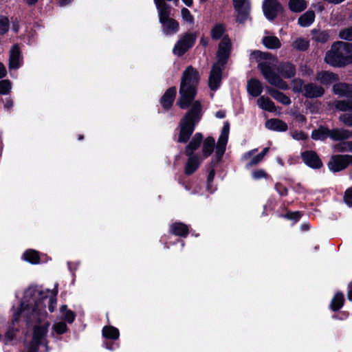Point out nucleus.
Here are the masks:
<instances>
[{"instance_id":"f257e3e1","label":"nucleus","mask_w":352,"mask_h":352,"mask_svg":"<svg viewBox=\"0 0 352 352\" xmlns=\"http://www.w3.org/2000/svg\"><path fill=\"white\" fill-rule=\"evenodd\" d=\"M199 73L192 66H188L183 72L179 88V98L177 104L181 109H186L191 104L180 122L179 142H186L192 133L195 126L201 116V106L199 101H194L196 87L199 83Z\"/></svg>"},{"instance_id":"f03ea898","label":"nucleus","mask_w":352,"mask_h":352,"mask_svg":"<svg viewBox=\"0 0 352 352\" xmlns=\"http://www.w3.org/2000/svg\"><path fill=\"white\" fill-rule=\"evenodd\" d=\"M250 58L259 62L258 67L270 85L283 90L288 89L287 84L274 71L273 63L276 61L274 56L268 53L254 51L251 54Z\"/></svg>"},{"instance_id":"7ed1b4c3","label":"nucleus","mask_w":352,"mask_h":352,"mask_svg":"<svg viewBox=\"0 0 352 352\" xmlns=\"http://www.w3.org/2000/svg\"><path fill=\"white\" fill-rule=\"evenodd\" d=\"M37 294L38 292L33 289H28L25 292V298L29 296L32 298L21 303L19 311L14 315V321L18 320L20 315L26 318L29 322L40 321L45 318V313L42 311L44 306L41 300L37 301L36 300Z\"/></svg>"},{"instance_id":"20e7f679","label":"nucleus","mask_w":352,"mask_h":352,"mask_svg":"<svg viewBox=\"0 0 352 352\" xmlns=\"http://www.w3.org/2000/svg\"><path fill=\"white\" fill-rule=\"evenodd\" d=\"M324 60L333 67H342L352 62V43L338 41L333 43Z\"/></svg>"},{"instance_id":"39448f33","label":"nucleus","mask_w":352,"mask_h":352,"mask_svg":"<svg viewBox=\"0 0 352 352\" xmlns=\"http://www.w3.org/2000/svg\"><path fill=\"white\" fill-rule=\"evenodd\" d=\"M333 92L340 96L348 98L347 100L336 101L334 106L340 111L352 110V85L346 83H337L333 87Z\"/></svg>"},{"instance_id":"423d86ee","label":"nucleus","mask_w":352,"mask_h":352,"mask_svg":"<svg viewBox=\"0 0 352 352\" xmlns=\"http://www.w3.org/2000/svg\"><path fill=\"white\" fill-rule=\"evenodd\" d=\"M159 21L162 24V30L164 34L170 36L176 34L179 30V23L175 19L170 17V8L157 10Z\"/></svg>"},{"instance_id":"0eeeda50","label":"nucleus","mask_w":352,"mask_h":352,"mask_svg":"<svg viewBox=\"0 0 352 352\" xmlns=\"http://www.w3.org/2000/svg\"><path fill=\"white\" fill-rule=\"evenodd\" d=\"M197 37L196 32H186L182 35L173 49V54L177 56L184 54L192 47Z\"/></svg>"},{"instance_id":"6e6552de","label":"nucleus","mask_w":352,"mask_h":352,"mask_svg":"<svg viewBox=\"0 0 352 352\" xmlns=\"http://www.w3.org/2000/svg\"><path fill=\"white\" fill-rule=\"evenodd\" d=\"M352 164V155H336L331 157L328 167L333 172H338L346 168Z\"/></svg>"},{"instance_id":"1a4fd4ad","label":"nucleus","mask_w":352,"mask_h":352,"mask_svg":"<svg viewBox=\"0 0 352 352\" xmlns=\"http://www.w3.org/2000/svg\"><path fill=\"white\" fill-rule=\"evenodd\" d=\"M49 324H44L41 326H35L34 336L31 343V346L29 349V352H36L39 344L42 345L46 352L48 351V346L46 343L42 344L41 342V338L45 335L47 331Z\"/></svg>"},{"instance_id":"9d476101","label":"nucleus","mask_w":352,"mask_h":352,"mask_svg":"<svg viewBox=\"0 0 352 352\" xmlns=\"http://www.w3.org/2000/svg\"><path fill=\"white\" fill-rule=\"evenodd\" d=\"M230 48L231 41L230 38L227 36H224L219 45V50L217 54V64H219L221 66H224L230 56Z\"/></svg>"},{"instance_id":"9b49d317","label":"nucleus","mask_w":352,"mask_h":352,"mask_svg":"<svg viewBox=\"0 0 352 352\" xmlns=\"http://www.w3.org/2000/svg\"><path fill=\"white\" fill-rule=\"evenodd\" d=\"M263 10L267 19L273 20L281 12L282 7L278 0H264Z\"/></svg>"},{"instance_id":"f8f14e48","label":"nucleus","mask_w":352,"mask_h":352,"mask_svg":"<svg viewBox=\"0 0 352 352\" xmlns=\"http://www.w3.org/2000/svg\"><path fill=\"white\" fill-rule=\"evenodd\" d=\"M234 7L237 12L236 20L238 23H243L248 17L250 6L248 0H233Z\"/></svg>"},{"instance_id":"ddd939ff","label":"nucleus","mask_w":352,"mask_h":352,"mask_svg":"<svg viewBox=\"0 0 352 352\" xmlns=\"http://www.w3.org/2000/svg\"><path fill=\"white\" fill-rule=\"evenodd\" d=\"M230 131V124L228 122L224 123L222 128L221 135L217 141V145L216 147V154L218 158L222 157L226 151V144L228 140V135Z\"/></svg>"},{"instance_id":"4468645a","label":"nucleus","mask_w":352,"mask_h":352,"mask_svg":"<svg viewBox=\"0 0 352 352\" xmlns=\"http://www.w3.org/2000/svg\"><path fill=\"white\" fill-rule=\"evenodd\" d=\"M223 67L217 63L212 67L209 76V87L213 91L217 90L220 86Z\"/></svg>"},{"instance_id":"2eb2a0df","label":"nucleus","mask_w":352,"mask_h":352,"mask_svg":"<svg viewBox=\"0 0 352 352\" xmlns=\"http://www.w3.org/2000/svg\"><path fill=\"white\" fill-rule=\"evenodd\" d=\"M303 162L309 166L314 168H320L322 165L321 160L318 155L312 151H305L302 153Z\"/></svg>"},{"instance_id":"dca6fc26","label":"nucleus","mask_w":352,"mask_h":352,"mask_svg":"<svg viewBox=\"0 0 352 352\" xmlns=\"http://www.w3.org/2000/svg\"><path fill=\"white\" fill-rule=\"evenodd\" d=\"M324 93V89L314 83H309L305 85L303 89V95L307 98H318L322 96Z\"/></svg>"},{"instance_id":"f3484780","label":"nucleus","mask_w":352,"mask_h":352,"mask_svg":"<svg viewBox=\"0 0 352 352\" xmlns=\"http://www.w3.org/2000/svg\"><path fill=\"white\" fill-rule=\"evenodd\" d=\"M329 138L333 141H344L352 138V131L342 128H335L330 130Z\"/></svg>"},{"instance_id":"a211bd4d","label":"nucleus","mask_w":352,"mask_h":352,"mask_svg":"<svg viewBox=\"0 0 352 352\" xmlns=\"http://www.w3.org/2000/svg\"><path fill=\"white\" fill-rule=\"evenodd\" d=\"M315 79L321 84L327 85L337 81L338 80V77L336 74L333 72L328 71H320L316 74Z\"/></svg>"},{"instance_id":"6ab92c4d","label":"nucleus","mask_w":352,"mask_h":352,"mask_svg":"<svg viewBox=\"0 0 352 352\" xmlns=\"http://www.w3.org/2000/svg\"><path fill=\"white\" fill-rule=\"evenodd\" d=\"M176 96V88L170 87L166 90L161 98V104L164 109L171 107Z\"/></svg>"},{"instance_id":"aec40b11","label":"nucleus","mask_w":352,"mask_h":352,"mask_svg":"<svg viewBox=\"0 0 352 352\" xmlns=\"http://www.w3.org/2000/svg\"><path fill=\"white\" fill-rule=\"evenodd\" d=\"M188 156V159L186 164L185 173L187 175H191L199 167L201 159L197 155H190Z\"/></svg>"},{"instance_id":"412c9836","label":"nucleus","mask_w":352,"mask_h":352,"mask_svg":"<svg viewBox=\"0 0 352 352\" xmlns=\"http://www.w3.org/2000/svg\"><path fill=\"white\" fill-rule=\"evenodd\" d=\"M247 89L249 94L256 97L263 91V86L259 80L252 78L248 82Z\"/></svg>"},{"instance_id":"4be33fe9","label":"nucleus","mask_w":352,"mask_h":352,"mask_svg":"<svg viewBox=\"0 0 352 352\" xmlns=\"http://www.w3.org/2000/svg\"><path fill=\"white\" fill-rule=\"evenodd\" d=\"M278 70L281 75L286 78H290L296 74V67L290 63H280L278 67Z\"/></svg>"},{"instance_id":"5701e85b","label":"nucleus","mask_w":352,"mask_h":352,"mask_svg":"<svg viewBox=\"0 0 352 352\" xmlns=\"http://www.w3.org/2000/svg\"><path fill=\"white\" fill-rule=\"evenodd\" d=\"M203 140V136L201 133H197L192 139L190 140V143L188 144L186 148V155H193L195 151H196L200 146Z\"/></svg>"},{"instance_id":"b1692460","label":"nucleus","mask_w":352,"mask_h":352,"mask_svg":"<svg viewBox=\"0 0 352 352\" xmlns=\"http://www.w3.org/2000/svg\"><path fill=\"white\" fill-rule=\"evenodd\" d=\"M19 66L20 50L17 45H14L10 51L9 67L10 69H17Z\"/></svg>"},{"instance_id":"393cba45","label":"nucleus","mask_w":352,"mask_h":352,"mask_svg":"<svg viewBox=\"0 0 352 352\" xmlns=\"http://www.w3.org/2000/svg\"><path fill=\"white\" fill-rule=\"evenodd\" d=\"M265 126L270 129L278 131H285L287 129V125L285 122L278 119H271L265 122Z\"/></svg>"},{"instance_id":"a878e982","label":"nucleus","mask_w":352,"mask_h":352,"mask_svg":"<svg viewBox=\"0 0 352 352\" xmlns=\"http://www.w3.org/2000/svg\"><path fill=\"white\" fill-rule=\"evenodd\" d=\"M312 38L316 42L326 43L330 38V32L327 30H312Z\"/></svg>"},{"instance_id":"bb28decb","label":"nucleus","mask_w":352,"mask_h":352,"mask_svg":"<svg viewBox=\"0 0 352 352\" xmlns=\"http://www.w3.org/2000/svg\"><path fill=\"white\" fill-rule=\"evenodd\" d=\"M257 104L260 108L265 111L274 112L276 111L274 103L268 98L261 96L257 100Z\"/></svg>"},{"instance_id":"cd10ccee","label":"nucleus","mask_w":352,"mask_h":352,"mask_svg":"<svg viewBox=\"0 0 352 352\" xmlns=\"http://www.w3.org/2000/svg\"><path fill=\"white\" fill-rule=\"evenodd\" d=\"M315 19V13L314 11L309 10L301 15L298 19V24L302 27L311 25Z\"/></svg>"},{"instance_id":"c85d7f7f","label":"nucleus","mask_w":352,"mask_h":352,"mask_svg":"<svg viewBox=\"0 0 352 352\" xmlns=\"http://www.w3.org/2000/svg\"><path fill=\"white\" fill-rule=\"evenodd\" d=\"M215 141L212 137H208L203 143L202 153L205 157L210 156L214 148Z\"/></svg>"},{"instance_id":"c756f323","label":"nucleus","mask_w":352,"mask_h":352,"mask_svg":"<svg viewBox=\"0 0 352 352\" xmlns=\"http://www.w3.org/2000/svg\"><path fill=\"white\" fill-rule=\"evenodd\" d=\"M267 91L272 97L280 103L283 104H289L291 103L290 99L282 92H280L273 88H268Z\"/></svg>"},{"instance_id":"7c9ffc66","label":"nucleus","mask_w":352,"mask_h":352,"mask_svg":"<svg viewBox=\"0 0 352 352\" xmlns=\"http://www.w3.org/2000/svg\"><path fill=\"white\" fill-rule=\"evenodd\" d=\"M289 8L294 12H300L307 8L305 0H289L288 2Z\"/></svg>"},{"instance_id":"2f4dec72","label":"nucleus","mask_w":352,"mask_h":352,"mask_svg":"<svg viewBox=\"0 0 352 352\" xmlns=\"http://www.w3.org/2000/svg\"><path fill=\"white\" fill-rule=\"evenodd\" d=\"M330 129L320 126L317 130L312 131L311 138L315 140H324L328 137L329 138Z\"/></svg>"},{"instance_id":"473e14b6","label":"nucleus","mask_w":352,"mask_h":352,"mask_svg":"<svg viewBox=\"0 0 352 352\" xmlns=\"http://www.w3.org/2000/svg\"><path fill=\"white\" fill-rule=\"evenodd\" d=\"M263 43L269 49H278L281 46L280 40L274 36L264 37L263 38Z\"/></svg>"},{"instance_id":"72a5a7b5","label":"nucleus","mask_w":352,"mask_h":352,"mask_svg":"<svg viewBox=\"0 0 352 352\" xmlns=\"http://www.w3.org/2000/svg\"><path fill=\"white\" fill-rule=\"evenodd\" d=\"M171 232L176 235L185 236L188 232V229L184 223H175L171 226Z\"/></svg>"},{"instance_id":"f704fd0d","label":"nucleus","mask_w":352,"mask_h":352,"mask_svg":"<svg viewBox=\"0 0 352 352\" xmlns=\"http://www.w3.org/2000/svg\"><path fill=\"white\" fill-rule=\"evenodd\" d=\"M344 296L342 293L338 292L334 296L331 302V308L333 311H337L340 309L344 303Z\"/></svg>"},{"instance_id":"c9c22d12","label":"nucleus","mask_w":352,"mask_h":352,"mask_svg":"<svg viewBox=\"0 0 352 352\" xmlns=\"http://www.w3.org/2000/svg\"><path fill=\"white\" fill-rule=\"evenodd\" d=\"M25 261L32 263L36 264L39 262V256L38 252L35 250H30L26 251L23 254Z\"/></svg>"},{"instance_id":"e433bc0d","label":"nucleus","mask_w":352,"mask_h":352,"mask_svg":"<svg viewBox=\"0 0 352 352\" xmlns=\"http://www.w3.org/2000/svg\"><path fill=\"white\" fill-rule=\"evenodd\" d=\"M292 47L297 50L305 51L309 47V41L302 38H298L294 41Z\"/></svg>"},{"instance_id":"4c0bfd02","label":"nucleus","mask_w":352,"mask_h":352,"mask_svg":"<svg viewBox=\"0 0 352 352\" xmlns=\"http://www.w3.org/2000/svg\"><path fill=\"white\" fill-rule=\"evenodd\" d=\"M102 334L104 337L111 339H117L119 337L118 330L113 327H105L102 329Z\"/></svg>"},{"instance_id":"58836bf2","label":"nucleus","mask_w":352,"mask_h":352,"mask_svg":"<svg viewBox=\"0 0 352 352\" xmlns=\"http://www.w3.org/2000/svg\"><path fill=\"white\" fill-rule=\"evenodd\" d=\"M60 312L63 314V318L64 320L69 323L73 322L75 319V314L72 311L67 309L66 305H63L60 307Z\"/></svg>"},{"instance_id":"ea45409f","label":"nucleus","mask_w":352,"mask_h":352,"mask_svg":"<svg viewBox=\"0 0 352 352\" xmlns=\"http://www.w3.org/2000/svg\"><path fill=\"white\" fill-rule=\"evenodd\" d=\"M224 31V27L221 24H217L212 29L211 36L213 39L217 40L223 36Z\"/></svg>"},{"instance_id":"a19ab883","label":"nucleus","mask_w":352,"mask_h":352,"mask_svg":"<svg viewBox=\"0 0 352 352\" xmlns=\"http://www.w3.org/2000/svg\"><path fill=\"white\" fill-rule=\"evenodd\" d=\"M12 89L11 82L8 80H2L0 81V94L7 95Z\"/></svg>"},{"instance_id":"79ce46f5","label":"nucleus","mask_w":352,"mask_h":352,"mask_svg":"<svg viewBox=\"0 0 352 352\" xmlns=\"http://www.w3.org/2000/svg\"><path fill=\"white\" fill-rule=\"evenodd\" d=\"M181 15L183 20L188 23L190 25L194 24V17L191 14L190 12L186 8L182 9Z\"/></svg>"},{"instance_id":"37998d69","label":"nucleus","mask_w":352,"mask_h":352,"mask_svg":"<svg viewBox=\"0 0 352 352\" xmlns=\"http://www.w3.org/2000/svg\"><path fill=\"white\" fill-rule=\"evenodd\" d=\"M292 90L296 93H303L304 82L299 78H296L292 82Z\"/></svg>"},{"instance_id":"c03bdc74","label":"nucleus","mask_w":352,"mask_h":352,"mask_svg":"<svg viewBox=\"0 0 352 352\" xmlns=\"http://www.w3.org/2000/svg\"><path fill=\"white\" fill-rule=\"evenodd\" d=\"M339 37L341 39L352 41V26L341 30L339 32Z\"/></svg>"},{"instance_id":"a18cd8bd","label":"nucleus","mask_w":352,"mask_h":352,"mask_svg":"<svg viewBox=\"0 0 352 352\" xmlns=\"http://www.w3.org/2000/svg\"><path fill=\"white\" fill-rule=\"evenodd\" d=\"M52 329L58 334H63L67 330V325L63 322H59L54 324Z\"/></svg>"},{"instance_id":"49530a36","label":"nucleus","mask_w":352,"mask_h":352,"mask_svg":"<svg viewBox=\"0 0 352 352\" xmlns=\"http://www.w3.org/2000/svg\"><path fill=\"white\" fill-rule=\"evenodd\" d=\"M9 28L8 19L4 16L0 17V34H5Z\"/></svg>"},{"instance_id":"de8ad7c7","label":"nucleus","mask_w":352,"mask_h":352,"mask_svg":"<svg viewBox=\"0 0 352 352\" xmlns=\"http://www.w3.org/2000/svg\"><path fill=\"white\" fill-rule=\"evenodd\" d=\"M340 120L347 126H352V114L344 113L340 116Z\"/></svg>"},{"instance_id":"09e8293b","label":"nucleus","mask_w":352,"mask_h":352,"mask_svg":"<svg viewBox=\"0 0 352 352\" xmlns=\"http://www.w3.org/2000/svg\"><path fill=\"white\" fill-rule=\"evenodd\" d=\"M292 137L296 140H306L308 136L303 131H294L292 133Z\"/></svg>"},{"instance_id":"8fccbe9b","label":"nucleus","mask_w":352,"mask_h":352,"mask_svg":"<svg viewBox=\"0 0 352 352\" xmlns=\"http://www.w3.org/2000/svg\"><path fill=\"white\" fill-rule=\"evenodd\" d=\"M333 149L336 152H346L348 151L347 142H342L336 144L333 146Z\"/></svg>"},{"instance_id":"3c124183","label":"nucleus","mask_w":352,"mask_h":352,"mask_svg":"<svg viewBox=\"0 0 352 352\" xmlns=\"http://www.w3.org/2000/svg\"><path fill=\"white\" fill-rule=\"evenodd\" d=\"M344 200L347 205L352 207V188L348 189L346 191Z\"/></svg>"},{"instance_id":"603ef678","label":"nucleus","mask_w":352,"mask_h":352,"mask_svg":"<svg viewBox=\"0 0 352 352\" xmlns=\"http://www.w3.org/2000/svg\"><path fill=\"white\" fill-rule=\"evenodd\" d=\"M300 71L304 76H311L314 74V71L307 65H302L300 67Z\"/></svg>"},{"instance_id":"864d4df0","label":"nucleus","mask_w":352,"mask_h":352,"mask_svg":"<svg viewBox=\"0 0 352 352\" xmlns=\"http://www.w3.org/2000/svg\"><path fill=\"white\" fill-rule=\"evenodd\" d=\"M286 217L297 221L300 218V213L299 212H289L286 214Z\"/></svg>"},{"instance_id":"5fc2aeb1","label":"nucleus","mask_w":352,"mask_h":352,"mask_svg":"<svg viewBox=\"0 0 352 352\" xmlns=\"http://www.w3.org/2000/svg\"><path fill=\"white\" fill-rule=\"evenodd\" d=\"M263 159V157L259 153L256 156L254 157L250 161L249 165L253 166L260 162Z\"/></svg>"},{"instance_id":"6e6d98bb","label":"nucleus","mask_w":352,"mask_h":352,"mask_svg":"<svg viewBox=\"0 0 352 352\" xmlns=\"http://www.w3.org/2000/svg\"><path fill=\"white\" fill-rule=\"evenodd\" d=\"M214 175H215V173H214V170H211L208 174V179H207V183H208L207 187L208 189L210 188V184L212 182V181L214 179Z\"/></svg>"},{"instance_id":"4d7b16f0","label":"nucleus","mask_w":352,"mask_h":352,"mask_svg":"<svg viewBox=\"0 0 352 352\" xmlns=\"http://www.w3.org/2000/svg\"><path fill=\"white\" fill-rule=\"evenodd\" d=\"M265 176V173L262 170H256L253 173V177L255 179H260V178L264 177Z\"/></svg>"},{"instance_id":"13d9d810","label":"nucleus","mask_w":352,"mask_h":352,"mask_svg":"<svg viewBox=\"0 0 352 352\" xmlns=\"http://www.w3.org/2000/svg\"><path fill=\"white\" fill-rule=\"evenodd\" d=\"M50 305H49V310L51 311V312H53L54 311V309H55V305H56V299L54 298H51L50 299Z\"/></svg>"},{"instance_id":"bf43d9fd","label":"nucleus","mask_w":352,"mask_h":352,"mask_svg":"<svg viewBox=\"0 0 352 352\" xmlns=\"http://www.w3.org/2000/svg\"><path fill=\"white\" fill-rule=\"evenodd\" d=\"M6 69L3 65L0 63V78L6 76Z\"/></svg>"},{"instance_id":"052dcab7","label":"nucleus","mask_w":352,"mask_h":352,"mask_svg":"<svg viewBox=\"0 0 352 352\" xmlns=\"http://www.w3.org/2000/svg\"><path fill=\"white\" fill-rule=\"evenodd\" d=\"M13 106V101L12 100H8L5 103V108L7 109H10Z\"/></svg>"},{"instance_id":"680f3d73","label":"nucleus","mask_w":352,"mask_h":352,"mask_svg":"<svg viewBox=\"0 0 352 352\" xmlns=\"http://www.w3.org/2000/svg\"><path fill=\"white\" fill-rule=\"evenodd\" d=\"M72 0H59V4L61 6H64L67 5L69 3L71 2Z\"/></svg>"},{"instance_id":"e2e57ef3","label":"nucleus","mask_w":352,"mask_h":352,"mask_svg":"<svg viewBox=\"0 0 352 352\" xmlns=\"http://www.w3.org/2000/svg\"><path fill=\"white\" fill-rule=\"evenodd\" d=\"M200 43L203 45V46H206L207 44H208V39L206 38H201L200 39Z\"/></svg>"},{"instance_id":"0e129e2a","label":"nucleus","mask_w":352,"mask_h":352,"mask_svg":"<svg viewBox=\"0 0 352 352\" xmlns=\"http://www.w3.org/2000/svg\"><path fill=\"white\" fill-rule=\"evenodd\" d=\"M216 117L219 118H223L225 117V113L223 111H217L216 113Z\"/></svg>"},{"instance_id":"69168bd1","label":"nucleus","mask_w":352,"mask_h":352,"mask_svg":"<svg viewBox=\"0 0 352 352\" xmlns=\"http://www.w3.org/2000/svg\"><path fill=\"white\" fill-rule=\"evenodd\" d=\"M349 290L348 292V298L352 301V288L350 285H349Z\"/></svg>"},{"instance_id":"338daca9","label":"nucleus","mask_w":352,"mask_h":352,"mask_svg":"<svg viewBox=\"0 0 352 352\" xmlns=\"http://www.w3.org/2000/svg\"><path fill=\"white\" fill-rule=\"evenodd\" d=\"M182 1L187 6H191L192 5V0H182Z\"/></svg>"},{"instance_id":"774afa93","label":"nucleus","mask_w":352,"mask_h":352,"mask_svg":"<svg viewBox=\"0 0 352 352\" xmlns=\"http://www.w3.org/2000/svg\"><path fill=\"white\" fill-rule=\"evenodd\" d=\"M348 151H352V141L347 142Z\"/></svg>"}]
</instances>
